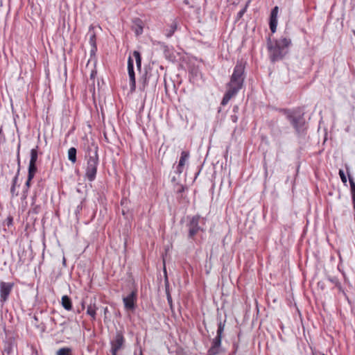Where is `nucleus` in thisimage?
<instances>
[{"instance_id":"obj_29","label":"nucleus","mask_w":355,"mask_h":355,"mask_svg":"<svg viewBox=\"0 0 355 355\" xmlns=\"http://www.w3.org/2000/svg\"><path fill=\"white\" fill-rule=\"evenodd\" d=\"M96 75V71L92 70V72H91V74H90V78L92 79H94Z\"/></svg>"},{"instance_id":"obj_34","label":"nucleus","mask_w":355,"mask_h":355,"mask_svg":"<svg viewBox=\"0 0 355 355\" xmlns=\"http://www.w3.org/2000/svg\"><path fill=\"white\" fill-rule=\"evenodd\" d=\"M141 31H142V28H140V31H139V30H137V34H138L139 33H141Z\"/></svg>"},{"instance_id":"obj_12","label":"nucleus","mask_w":355,"mask_h":355,"mask_svg":"<svg viewBox=\"0 0 355 355\" xmlns=\"http://www.w3.org/2000/svg\"><path fill=\"white\" fill-rule=\"evenodd\" d=\"M347 176H348L350 186H351L352 201L354 207L355 208V182L354 181L353 177L352 175H350L348 172H347Z\"/></svg>"},{"instance_id":"obj_11","label":"nucleus","mask_w":355,"mask_h":355,"mask_svg":"<svg viewBox=\"0 0 355 355\" xmlns=\"http://www.w3.org/2000/svg\"><path fill=\"white\" fill-rule=\"evenodd\" d=\"M288 119L291 121V123H292L293 127L296 129L297 132H299L300 128L303 125L302 119L301 117H295L293 116H288Z\"/></svg>"},{"instance_id":"obj_26","label":"nucleus","mask_w":355,"mask_h":355,"mask_svg":"<svg viewBox=\"0 0 355 355\" xmlns=\"http://www.w3.org/2000/svg\"><path fill=\"white\" fill-rule=\"evenodd\" d=\"M223 330H224V326L220 322L218 327L217 336L222 337V333H223Z\"/></svg>"},{"instance_id":"obj_23","label":"nucleus","mask_w":355,"mask_h":355,"mask_svg":"<svg viewBox=\"0 0 355 355\" xmlns=\"http://www.w3.org/2000/svg\"><path fill=\"white\" fill-rule=\"evenodd\" d=\"M177 28V24L176 23H173L170 27L169 29L166 30V35L168 37H170L173 35V34L174 33V32L175 31Z\"/></svg>"},{"instance_id":"obj_1","label":"nucleus","mask_w":355,"mask_h":355,"mask_svg":"<svg viewBox=\"0 0 355 355\" xmlns=\"http://www.w3.org/2000/svg\"><path fill=\"white\" fill-rule=\"evenodd\" d=\"M244 69L245 67L241 63H238L235 66L230 81L227 85V90L221 101L223 105H227L230 100L243 87Z\"/></svg>"},{"instance_id":"obj_7","label":"nucleus","mask_w":355,"mask_h":355,"mask_svg":"<svg viewBox=\"0 0 355 355\" xmlns=\"http://www.w3.org/2000/svg\"><path fill=\"white\" fill-rule=\"evenodd\" d=\"M137 299V295L135 291H132L128 296L123 298L125 309L128 311L134 310L135 308V302Z\"/></svg>"},{"instance_id":"obj_32","label":"nucleus","mask_w":355,"mask_h":355,"mask_svg":"<svg viewBox=\"0 0 355 355\" xmlns=\"http://www.w3.org/2000/svg\"><path fill=\"white\" fill-rule=\"evenodd\" d=\"M135 355H142V352L141 350H139V352H137V351L135 352L134 353Z\"/></svg>"},{"instance_id":"obj_4","label":"nucleus","mask_w":355,"mask_h":355,"mask_svg":"<svg viewBox=\"0 0 355 355\" xmlns=\"http://www.w3.org/2000/svg\"><path fill=\"white\" fill-rule=\"evenodd\" d=\"M125 339L121 333L117 332L113 340L111 341V352L112 355H117V352L124 345Z\"/></svg>"},{"instance_id":"obj_2","label":"nucleus","mask_w":355,"mask_h":355,"mask_svg":"<svg viewBox=\"0 0 355 355\" xmlns=\"http://www.w3.org/2000/svg\"><path fill=\"white\" fill-rule=\"evenodd\" d=\"M291 40L286 37H282L274 42L270 39L268 42L270 55L273 62L282 59L286 53V49L291 45Z\"/></svg>"},{"instance_id":"obj_27","label":"nucleus","mask_w":355,"mask_h":355,"mask_svg":"<svg viewBox=\"0 0 355 355\" xmlns=\"http://www.w3.org/2000/svg\"><path fill=\"white\" fill-rule=\"evenodd\" d=\"M6 141V138H5V136L3 133V129H2V127H0V144L1 143H4Z\"/></svg>"},{"instance_id":"obj_17","label":"nucleus","mask_w":355,"mask_h":355,"mask_svg":"<svg viewBox=\"0 0 355 355\" xmlns=\"http://www.w3.org/2000/svg\"><path fill=\"white\" fill-rule=\"evenodd\" d=\"M132 55L135 59L137 69L140 70L141 67V57L139 52L137 51H135L132 53Z\"/></svg>"},{"instance_id":"obj_19","label":"nucleus","mask_w":355,"mask_h":355,"mask_svg":"<svg viewBox=\"0 0 355 355\" xmlns=\"http://www.w3.org/2000/svg\"><path fill=\"white\" fill-rule=\"evenodd\" d=\"M18 175H16L12 180V185L10 189V192L12 196H17L18 191L16 190V185L17 182Z\"/></svg>"},{"instance_id":"obj_25","label":"nucleus","mask_w":355,"mask_h":355,"mask_svg":"<svg viewBox=\"0 0 355 355\" xmlns=\"http://www.w3.org/2000/svg\"><path fill=\"white\" fill-rule=\"evenodd\" d=\"M277 21H270V28L272 33L276 31Z\"/></svg>"},{"instance_id":"obj_3","label":"nucleus","mask_w":355,"mask_h":355,"mask_svg":"<svg viewBox=\"0 0 355 355\" xmlns=\"http://www.w3.org/2000/svg\"><path fill=\"white\" fill-rule=\"evenodd\" d=\"M98 148L95 146L89 147L87 153V166L85 169L86 178L92 182L96 178L98 164Z\"/></svg>"},{"instance_id":"obj_30","label":"nucleus","mask_w":355,"mask_h":355,"mask_svg":"<svg viewBox=\"0 0 355 355\" xmlns=\"http://www.w3.org/2000/svg\"><path fill=\"white\" fill-rule=\"evenodd\" d=\"M31 181V180H29V177L28 176V180L26 182V187H27V189H28L30 187Z\"/></svg>"},{"instance_id":"obj_24","label":"nucleus","mask_w":355,"mask_h":355,"mask_svg":"<svg viewBox=\"0 0 355 355\" xmlns=\"http://www.w3.org/2000/svg\"><path fill=\"white\" fill-rule=\"evenodd\" d=\"M339 175H340V179L342 180L343 182L346 185L347 180V176H346L345 173H344V171L343 170H340Z\"/></svg>"},{"instance_id":"obj_8","label":"nucleus","mask_w":355,"mask_h":355,"mask_svg":"<svg viewBox=\"0 0 355 355\" xmlns=\"http://www.w3.org/2000/svg\"><path fill=\"white\" fill-rule=\"evenodd\" d=\"M128 71L130 82V90L134 92L136 87L135 75L134 72L133 60L130 56L128 60Z\"/></svg>"},{"instance_id":"obj_15","label":"nucleus","mask_w":355,"mask_h":355,"mask_svg":"<svg viewBox=\"0 0 355 355\" xmlns=\"http://www.w3.org/2000/svg\"><path fill=\"white\" fill-rule=\"evenodd\" d=\"M221 343V337L216 336L213 342V346L209 350L210 352L213 354L216 353L217 349L220 347Z\"/></svg>"},{"instance_id":"obj_10","label":"nucleus","mask_w":355,"mask_h":355,"mask_svg":"<svg viewBox=\"0 0 355 355\" xmlns=\"http://www.w3.org/2000/svg\"><path fill=\"white\" fill-rule=\"evenodd\" d=\"M94 27L91 26L89 27V44L92 46L91 52L94 53L96 51V34L93 31Z\"/></svg>"},{"instance_id":"obj_16","label":"nucleus","mask_w":355,"mask_h":355,"mask_svg":"<svg viewBox=\"0 0 355 355\" xmlns=\"http://www.w3.org/2000/svg\"><path fill=\"white\" fill-rule=\"evenodd\" d=\"M68 159L74 164L76 162V149L71 147L68 150Z\"/></svg>"},{"instance_id":"obj_14","label":"nucleus","mask_w":355,"mask_h":355,"mask_svg":"<svg viewBox=\"0 0 355 355\" xmlns=\"http://www.w3.org/2000/svg\"><path fill=\"white\" fill-rule=\"evenodd\" d=\"M97 307L96 306V304H90L87 306V313L90 315L93 320H95L96 318V313Z\"/></svg>"},{"instance_id":"obj_13","label":"nucleus","mask_w":355,"mask_h":355,"mask_svg":"<svg viewBox=\"0 0 355 355\" xmlns=\"http://www.w3.org/2000/svg\"><path fill=\"white\" fill-rule=\"evenodd\" d=\"M62 306L67 311L72 309V303L71 299L67 295H63L61 300Z\"/></svg>"},{"instance_id":"obj_18","label":"nucleus","mask_w":355,"mask_h":355,"mask_svg":"<svg viewBox=\"0 0 355 355\" xmlns=\"http://www.w3.org/2000/svg\"><path fill=\"white\" fill-rule=\"evenodd\" d=\"M36 164L29 163L28 166V176L29 177V180H32L34 178V175L36 173L37 168H36Z\"/></svg>"},{"instance_id":"obj_21","label":"nucleus","mask_w":355,"mask_h":355,"mask_svg":"<svg viewBox=\"0 0 355 355\" xmlns=\"http://www.w3.org/2000/svg\"><path fill=\"white\" fill-rule=\"evenodd\" d=\"M37 160V150L36 148H33L31 151V159L29 163L36 164Z\"/></svg>"},{"instance_id":"obj_22","label":"nucleus","mask_w":355,"mask_h":355,"mask_svg":"<svg viewBox=\"0 0 355 355\" xmlns=\"http://www.w3.org/2000/svg\"><path fill=\"white\" fill-rule=\"evenodd\" d=\"M278 7L275 6L271 11L270 21H277Z\"/></svg>"},{"instance_id":"obj_31","label":"nucleus","mask_w":355,"mask_h":355,"mask_svg":"<svg viewBox=\"0 0 355 355\" xmlns=\"http://www.w3.org/2000/svg\"><path fill=\"white\" fill-rule=\"evenodd\" d=\"M167 299H168V303L171 304L172 302V299H171V297L170 295H168Z\"/></svg>"},{"instance_id":"obj_9","label":"nucleus","mask_w":355,"mask_h":355,"mask_svg":"<svg viewBox=\"0 0 355 355\" xmlns=\"http://www.w3.org/2000/svg\"><path fill=\"white\" fill-rule=\"evenodd\" d=\"M189 158V153L188 151H182L181 153V156L180 158V161L178 165L176 167L175 172L178 174H181L183 172L184 166L186 162L188 161Z\"/></svg>"},{"instance_id":"obj_6","label":"nucleus","mask_w":355,"mask_h":355,"mask_svg":"<svg viewBox=\"0 0 355 355\" xmlns=\"http://www.w3.org/2000/svg\"><path fill=\"white\" fill-rule=\"evenodd\" d=\"M199 216H193L188 224L189 236L193 238L200 230L199 226Z\"/></svg>"},{"instance_id":"obj_33","label":"nucleus","mask_w":355,"mask_h":355,"mask_svg":"<svg viewBox=\"0 0 355 355\" xmlns=\"http://www.w3.org/2000/svg\"><path fill=\"white\" fill-rule=\"evenodd\" d=\"M19 149H20V144H19L18 148H17V157H19Z\"/></svg>"},{"instance_id":"obj_20","label":"nucleus","mask_w":355,"mask_h":355,"mask_svg":"<svg viewBox=\"0 0 355 355\" xmlns=\"http://www.w3.org/2000/svg\"><path fill=\"white\" fill-rule=\"evenodd\" d=\"M56 355H72V351L69 347H62L57 351Z\"/></svg>"},{"instance_id":"obj_5","label":"nucleus","mask_w":355,"mask_h":355,"mask_svg":"<svg viewBox=\"0 0 355 355\" xmlns=\"http://www.w3.org/2000/svg\"><path fill=\"white\" fill-rule=\"evenodd\" d=\"M13 286L14 284L11 282H0V297L2 302L7 301Z\"/></svg>"},{"instance_id":"obj_28","label":"nucleus","mask_w":355,"mask_h":355,"mask_svg":"<svg viewBox=\"0 0 355 355\" xmlns=\"http://www.w3.org/2000/svg\"><path fill=\"white\" fill-rule=\"evenodd\" d=\"M249 3H250V1L247 3V4H246L245 7L242 10H241V11L238 13V15H239V17H241L243 16V15L244 14V12H245V10H246V8H247V7H248V6Z\"/></svg>"}]
</instances>
